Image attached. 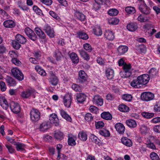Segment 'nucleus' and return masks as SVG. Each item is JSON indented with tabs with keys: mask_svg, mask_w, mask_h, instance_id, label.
Here are the masks:
<instances>
[{
	"mask_svg": "<svg viewBox=\"0 0 160 160\" xmlns=\"http://www.w3.org/2000/svg\"><path fill=\"white\" fill-rule=\"evenodd\" d=\"M95 124L96 128L98 129L102 128L104 126V124L102 122L98 121L95 122Z\"/></svg>",
	"mask_w": 160,
	"mask_h": 160,
	"instance_id": "nucleus-58",
	"label": "nucleus"
},
{
	"mask_svg": "<svg viewBox=\"0 0 160 160\" xmlns=\"http://www.w3.org/2000/svg\"><path fill=\"white\" fill-rule=\"evenodd\" d=\"M116 131L120 134H123L125 132V128L124 125L121 123H117L115 125Z\"/></svg>",
	"mask_w": 160,
	"mask_h": 160,
	"instance_id": "nucleus-12",
	"label": "nucleus"
},
{
	"mask_svg": "<svg viewBox=\"0 0 160 160\" xmlns=\"http://www.w3.org/2000/svg\"><path fill=\"white\" fill-rule=\"evenodd\" d=\"M48 80L50 84L53 86H56L58 81V79L57 77L52 78H49Z\"/></svg>",
	"mask_w": 160,
	"mask_h": 160,
	"instance_id": "nucleus-39",
	"label": "nucleus"
},
{
	"mask_svg": "<svg viewBox=\"0 0 160 160\" xmlns=\"http://www.w3.org/2000/svg\"><path fill=\"white\" fill-rule=\"evenodd\" d=\"M63 99L65 106L67 108L70 107L72 101L71 94L70 93L66 94L63 97Z\"/></svg>",
	"mask_w": 160,
	"mask_h": 160,
	"instance_id": "nucleus-11",
	"label": "nucleus"
},
{
	"mask_svg": "<svg viewBox=\"0 0 160 160\" xmlns=\"http://www.w3.org/2000/svg\"><path fill=\"white\" fill-rule=\"evenodd\" d=\"M132 97L131 94H124L122 96L123 100L128 102H130L132 99Z\"/></svg>",
	"mask_w": 160,
	"mask_h": 160,
	"instance_id": "nucleus-43",
	"label": "nucleus"
},
{
	"mask_svg": "<svg viewBox=\"0 0 160 160\" xmlns=\"http://www.w3.org/2000/svg\"><path fill=\"white\" fill-rule=\"evenodd\" d=\"M15 40L22 44H24L27 40L24 37L20 34H17L15 36Z\"/></svg>",
	"mask_w": 160,
	"mask_h": 160,
	"instance_id": "nucleus-20",
	"label": "nucleus"
},
{
	"mask_svg": "<svg viewBox=\"0 0 160 160\" xmlns=\"http://www.w3.org/2000/svg\"><path fill=\"white\" fill-rule=\"evenodd\" d=\"M131 85L133 87L138 88L139 87L140 85L138 80V78L136 79H133L130 83Z\"/></svg>",
	"mask_w": 160,
	"mask_h": 160,
	"instance_id": "nucleus-42",
	"label": "nucleus"
},
{
	"mask_svg": "<svg viewBox=\"0 0 160 160\" xmlns=\"http://www.w3.org/2000/svg\"><path fill=\"white\" fill-rule=\"evenodd\" d=\"M118 11L114 8L110 9L108 12V14L111 16H115L118 14Z\"/></svg>",
	"mask_w": 160,
	"mask_h": 160,
	"instance_id": "nucleus-48",
	"label": "nucleus"
},
{
	"mask_svg": "<svg viewBox=\"0 0 160 160\" xmlns=\"http://www.w3.org/2000/svg\"><path fill=\"white\" fill-rule=\"evenodd\" d=\"M127 27L129 31L131 32L135 31L138 28L137 23L134 22H131L128 24Z\"/></svg>",
	"mask_w": 160,
	"mask_h": 160,
	"instance_id": "nucleus-25",
	"label": "nucleus"
},
{
	"mask_svg": "<svg viewBox=\"0 0 160 160\" xmlns=\"http://www.w3.org/2000/svg\"><path fill=\"white\" fill-rule=\"evenodd\" d=\"M149 131V128L145 125H143L140 126L139 131L142 135H145Z\"/></svg>",
	"mask_w": 160,
	"mask_h": 160,
	"instance_id": "nucleus-35",
	"label": "nucleus"
},
{
	"mask_svg": "<svg viewBox=\"0 0 160 160\" xmlns=\"http://www.w3.org/2000/svg\"><path fill=\"white\" fill-rule=\"evenodd\" d=\"M93 31L94 33L97 36H101L102 34V32L99 26H96L93 29Z\"/></svg>",
	"mask_w": 160,
	"mask_h": 160,
	"instance_id": "nucleus-33",
	"label": "nucleus"
},
{
	"mask_svg": "<svg viewBox=\"0 0 160 160\" xmlns=\"http://www.w3.org/2000/svg\"><path fill=\"white\" fill-rule=\"evenodd\" d=\"M3 25L5 27L7 28H12L15 25L14 22L10 20L5 21L3 23Z\"/></svg>",
	"mask_w": 160,
	"mask_h": 160,
	"instance_id": "nucleus-26",
	"label": "nucleus"
},
{
	"mask_svg": "<svg viewBox=\"0 0 160 160\" xmlns=\"http://www.w3.org/2000/svg\"><path fill=\"white\" fill-rule=\"evenodd\" d=\"M92 101L94 104L98 106H101L103 104V99L99 95L95 96L93 98Z\"/></svg>",
	"mask_w": 160,
	"mask_h": 160,
	"instance_id": "nucleus-14",
	"label": "nucleus"
},
{
	"mask_svg": "<svg viewBox=\"0 0 160 160\" xmlns=\"http://www.w3.org/2000/svg\"><path fill=\"white\" fill-rule=\"evenodd\" d=\"M35 69L38 73L42 76H45L46 75L47 73L45 71L42 69L39 65H36Z\"/></svg>",
	"mask_w": 160,
	"mask_h": 160,
	"instance_id": "nucleus-36",
	"label": "nucleus"
},
{
	"mask_svg": "<svg viewBox=\"0 0 160 160\" xmlns=\"http://www.w3.org/2000/svg\"><path fill=\"white\" fill-rule=\"evenodd\" d=\"M79 53L81 57L84 60L88 61L90 59V56L88 53L82 49L78 50Z\"/></svg>",
	"mask_w": 160,
	"mask_h": 160,
	"instance_id": "nucleus-18",
	"label": "nucleus"
},
{
	"mask_svg": "<svg viewBox=\"0 0 160 160\" xmlns=\"http://www.w3.org/2000/svg\"><path fill=\"white\" fill-rule=\"evenodd\" d=\"M89 110L92 113L97 114L98 112V109L97 107L94 106H91L89 108Z\"/></svg>",
	"mask_w": 160,
	"mask_h": 160,
	"instance_id": "nucleus-60",
	"label": "nucleus"
},
{
	"mask_svg": "<svg viewBox=\"0 0 160 160\" xmlns=\"http://www.w3.org/2000/svg\"><path fill=\"white\" fill-rule=\"evenodd\" d=\"M138 79L140 85H145L148 83L150 76L148 74H143L138 76Z\"/></svg>",
	"mask_w": 160,
	"mask_h": 160,
	"instance_id": "nucleus-6",
	"label": "nucleus"
},
{
	"mask_svg": "<svg viewBox=\"0 0 160 160\" xmlns=\"http://www.w3.org/2000/svg\"><path fill=\"white\" fill-rule=\"evenodd\" d=\"M6 80L8 84L10 86H14L16 84L15 80L10 77L7 76Z\"/></svg>",
	"mask_w": 160,
	"mask_h": 160,
	"instance_id": "nucleus-37",
	"label": "nucleus"
},
{
	"mask_svg": "<svg viewBox=\"0 0 160 160\" xmlns=\"http://www.w3.org/2000/svg\"><path fill=\"white\" fill-rule=\"evenodd\" d=\"M72 89L76 92H80L81 91L82 88L76 84H73L72 86Z\"/></svg>",
	"mask_w": 160,
	"mask_h": 160,
	"instance_id": "nucleus-53",
	"label": "nucleus"
},
{
	"mask_svg": "<svg viewBox=\"0 0 160 160\" xmlns=\"http://www.w3.org/2000/svg\"><path fill=\"white\" fill-rule=\"evenodd\" d=\"M0 86L1 89V90L2 92L5 91L7 88L6 86L5 83L2 81L0 82Z\"/></svg>",
	"mask_w": 160,
	"mask_h": 160,
	"instance_id": "nucleus-62",
	"label": "nucleus"
},
{
	"mask_svg": "<svg viewBox=\"0 0 160 160\" xmlns=\"http://www.w3.org/2000/svg\"><path fill=\"white\" fill-rule=\"evenodd\" d=\"M125 10L127 13L130 14H134L136 12L135 8L131 6H128L126 7L125 8Z\"/></svg>",
	"mask_w": 160,
	"mask_h": 160,
	"instance_id": "nucleus-44",
	"label": "nucleus"
},
{
	"mask_svg": "<svg viewBox=\"0 0 160 160\" xmlns=\"http://www.w3.org/2000/svg\"><path fill=\"white\" fill-rule=\"evenodd\" d=\"M95 2L98 5L107 4V0H95Z\"/></svg>",
	"mask_w": 160,
	"mask_h": 160,
	"instance_id": "nucleus-61",
	"label": "nucleus"
},
{
	"mask_svg": "<svg viewBox=\"0 0 160 160\" xmlns=\"http://www.w3.org/2000/svg\"><path fill=\"white\" fill-rule=\"evenodd\" d=\"M99 133L104 137H108L110 135L109 131L106 129H102L99 131Z\"/></svg>",
	"mask_w": 160,
	"mask_h": 160,
	"instance_id": "nucleus-55",
	"label": "nucleus"
},
{
	"mask_svg": "<svg viewBox=\"0 0 160 160\" xmlns=\"http://www.w3.org/2000/svg\"><path fill=\"white\" fill-rule=\"evenodd\" d=\"M60 114L62 117L67 121L71 122L72 119L71 117L66 112L62 109L61 110H60Z\"/></svg>",
	"mask_w": 160,
	"mask_h": 160,
	"instance_id": "nucleus-24",
	"label": "nucleus"
},
{
	"mask_svg": "<svg viewBox=\"0 0 160 160\" xmlns=\"http://www.w3.org/2000/svg\"><path fill=\"white\" fill-rule=\"evenodd\" d=\"M151 159L152 160H159V158L158 154L155 152H152L150 155Z\"/></svg>",
	"mask_w": 160,
	"mask_h": 160,
	"instance_id": "nucleus-57",
	"label": "nucleus"
},
{
	"mask_svg": "<svg viewBox=\"0 0 160 160\" xmlns=\"http://www.w3.org/2000/svg\"><path fill=\"white\" fill-rule=\"evenodd\" d=\"M43 30L50 38H53L55 36V34L53 28L48 25L44 26Z\"/></svg>",
	"mask_w": 160,
	"mask_h": 160,
	"instance_id": "nucleus-9",
	"label": "nucleus"
},
{
	"mask_svg": "<svg viewBox=\"0 0 160 160\" xmlns=\"http://www.w3.org/2000/svg\"><path fill=\"white\" fill-rule=\"evenodd\" d=\"M108 22L110 24L116 25L119 22V20L116 18H113L109 19Z\"/></svg>",
	"mask_w": 160,
	"mask_h": 160,
	"instance_id": "nucleus-52",
	"label": "nucleus"
},
{
	"mask_svg": "<svg viewBox=\"0 0 160 160\" xmlns=\"http://www.w3.org/2000/svg\"><path fill=\"white\" fill-rule=\"evenodd\" d=\"M131 64H124L123 66V71H121L120 72L121 76L123 78L130 77L132 74L131 71Z\"/></svg>",
	"mask_w": 160,
	"mask_h": 160,
	"instance_id": "nucleus-1",
	"label": "nucleus"
},
{
	"mask_svg": "<svg viewBox=\"0 0 160 160\" xmlns=\"http://www.w3.org/2000/svg\"><path fill=\"white\" fill-rule=\"evenodd\" d=\"M126 123L128 126L131 128H135L137 126L136 121L132 119L127 120Z\"/></svg>",
	"mask_w": 160,
	"mask_h": 160,
	"instance_id": "nucleus-31",
	"label": "nucleus"
},
{
	"mask_svg": "<svg viewBox=\"0 0 160 160\" xmlns=\"http://www.w3.org/2000/svg\"><path fill=\"white\" fill-rule=\"evenodd\" d=\"M13 76L19 81H22L24 78V75L21 71L17 68H13L11 70Z\"/></svg>",
	"mask_w": 160,
	"mask_h": 160,
	"instance_id": "nucleus-4",
	"label": "nucleus"
},
{
	"mask_svg": "<svg viewBox=\"0 0 160 160\" xmlns=\"http://www.w3.org/2000/svg\"><path fill=\"white\" fill-rule=\"evenodd\" d=\"M76 97L77 102L81 103L85 101L86 96L83 93H78L76 95Z\"/></svg>",
	"mask_w": 160,
	"mask_h": 160,
	"instance_id": "nucleus-15",
	"label": "nucleus"
},
{
	"mask_svg": "<svg viewBox=\"0 0 160 160\" xmlns=\"http://www.w3.org/2000/svg\"><path fill=\"white\" fill-rule=\"evenodd\" d=\"M158 73V70L155 68H152L149 71V76L150 78H153L155 77Z\"/></svg>",
	"mask_w": 160,
	"mask_h": 160,
	"instance_id": "nucleus-34",
	"label": "nucleus"
},
{
	"mask_svg": "<svg viewBox=\"0 0 160 160\" xmlns=\"http://www.w3.org/2000/svg\"><path fill=\"white\" fill-rule=\"evenodd\" d=\"M128 47L126 46H120L118 48L119 54L121 55L124 54L128 50Z\"/></svg>",
	"mask_w": 160,
	"mask_h": 160,
	"instance_id": "nucleus-30",
	"label": "nucleus"
},
{
	"mask_svg": "<svg viewBox=\"0 0 160 160\" xmlns=\"http://www.w3.org/2000/svg\"><path fill=\"white\" fill-rule=\"evenodd\" d=\"M129 108L126 105L121 104L119 105L118 109L119 111L122 112H127L128 111Z\"/></svg>",
	"mask_w": 160,
	"mask_h": 160,
	"instance_id": "nucleus-46",
	"label": "nucleus"
},
{
	"mask_svg": "<svg viewBox=\"0 0 160 160\" xmlns=\"http://www.w3.org/2000/svg\"><path fill=\"white\" fill-rule=\"evenodd\" d=\"M105 74L108 79H112L114 77L113 70L111 68H108L106 69Z\"/></svg>",
	"mask_w": 160,
	"mask_h": 160,
	"instance_id": "nucleus-17",
	"label": "nucleus"
},
{
	"mask_svg": "<svg viewBox=\"0 0 160 160\" xmlns=\"http://www.w3.org/2000/svg\"><path fill=\"white\" fill-rule=\"evenodd\" d=\"M79 79H82L81 81V82L83 81H86L88 79V76L84 71L82 70H80L79 72Z\"/></svg>",
	"mask_w": 160,
	"mask_h": 160,
	"instance_id": "nucleus-29",
	"label": "nucleus"
},
{
	"mask_svg": "<svg viewBox=\"0 0 160 160\" xmlns=\"http://www.w3.org/2000/svg\"><path fill=\"white\" fill-rule=\"evenodd\" d=\"M84 118L85 120L88 122L91 121L93 119L92 115L90 113H87L85 115Z\"/></svg>",
	"mask_w": 160,
	"mask_h": 160,
	"instance_id": "nucleus-54",
	"label": "nucleus"
},
{
	"mask_svg": "<svg viewBox=\"0 0 160 160\" xmlns=\"http://www.w3.org/2000/svg\"><path fill=\"white\" fill-rule=\"evenodd\" d=\"M122 142L124 145L128 147L132 146V141L127 137H123L121 138Z\"/></svg>",
	"mask_w": 160,
	"mask_h": 160,
	"instance_id": "nucleus-23",
	"label": "nucleus"
},
{
	"mask_svg": "<svg viewBox=\"0 0 160 160\" xmlns=\"http://www.w3.org/2000/svg\"><path fill=\"white\" fill-rule=\"evenodd\" d=\"M35 31L40 38L42 39H45L46 38V35L40 28L38 27L36 28H35Z\"/></svg>",
	"mask_w": 160,
	"mask_h": 160,
	"instance_id": "nucleus-21",
	"label": "nucleus"
},
{
	"mask_svg": "<svg viewBox=\"0 0 160 160\" xmlns=\"http://www.w3.org/2000/svg\"><path fill=\"white\" fill-rule=\"evenodd\" d=\"M90 139L92 142L98 144L99 143L100 140L94 134H91L90 136Z\"/></svg>",
	"mask_w": 160,
	"mask_h": 160,
	"instance_id": "nucleus-49",
	"label": "nucleus"
},
{
	"mask_svg": "<svg viewBox=\"0 0 160 160\" xmlns=\"http://www.w3.org/2000/svg\"><path fill=\"white\" fill-rule=\"evenodd\" d=\"M70 58L72 62L75 63L77 64L79 61L78 57L77 54L74 52H72L69 55Z\"/></svg>",
	"mask_w": 160,
	"mask_h": 160,
	"instance_id": "nucleus-27",
	"label": "nucleus"
},
{
	"mask_svg": "<svg viewBox=\"0 0 160 160\" xmlns=\"http://www.w3.org/2000/svg\"><path fill=\"white\" fill-rule=\"evenodd\" d=\"M10 108L12 111L15 113L18 114L20 111L21 108L19 104L14 102L11 103Z\"/></svg>",
	"mask_w": 160,
	"mask_h": 160,
	"instance_id": "nucleus-10",
	"label": "nucleus"
},
{
	"mask_svg": "<svg viewBox=\"0 0 160 160\" xmlns=\"http://www.w3.org/2000/svg\"><path fill=\"white\" fill-rule=\"evenodd\" d=\"M50 122L51 123L56 124V126L58 125L59 122V119L58 118L57 115L55 113H52L50 115L49 119Z\"/></svg>",
	"mask_w": 160,
	"mask_h": 160,
	"instance_id": "nucleus-16",
	"label": "nucleus"
},
{
	"mask_svg": "<svg viewBox=\"0 0 160 160\" xmlns=\"http://www.w3.org/2000/svg\"><path fill=\"white\" fill-rule=\"evenodd\" d=\"M78 36L79 38L83 40H87L88 38V34L82 31L78 33Z\"/></svg>",
	"mask_w": 160,
	"mask_h": 160,
	"instance_id": "nucleus-45",
	"label": "nucleus"
},
{
	"mask_svg": "<svg viewBox=\"0 0 160 160\" xmlns=\"http://www.w3.org/2000/svg\"><path fill=\"white\" fill-rule=\"evenodd\" d=\"M24 32L30 39L33 41H35L38 38L35 32L30 28H26L24 29Z\"/></svg>",
	"mask_w": 160,
	"mask_h": 160,
	"instance_id": "nucleus-5",
	"label": "nucleus"
},
{
	"mask_svg": "<svg viewBox=\"0 0 160 160\" xmlns=\"http://www.w3.org/2000/svg\"><path fill=\"white\" fill-rule=\"evenodd\" d=\"M54 137L56 139L61 140L63 138V134L60 131H57L55 132Z\"/></svg>",
	"mask_w": 160,
	"mask_h": 160,
	"instance_id": "nucleus-38",
	"label": "nucleus"
},
{
	"mask_svg": "<svg viewBox=\"0 0 160 160\" xmlns=\"http://www.w3.org/2000/svg\"><path fill=\"white\" fill-rule=\"evenodd\" d=\"M83 47L84 49L88 52H91L92 50L91 45L88 43H86L83 45Z\"/></svg>",
	"mask_w": 160,
	"mask_h": 160,
	"instance_id": "nucleus-56",
	"label": "nucleus"
},
{
	"mask_svg": "<svg viewBox=\"0 0 160 160\" xmlns=\"http://www.w3.org/2000/svg\"><path fill=\"white\" fill-rule=\"evenodd\" d=\"M79 138L83 141H85L87 139V137L86 133L83 131L80 132L78 135Z\"/></svg>",
	"mask_w": 160,
	"mask_h": 160,
	"instance_id": "nucleus-41",
	"label": "nucleus"
},
{
	"mask_svg": "<svg viewBox=\"0 0 160 160\" xmlns=\"http://www.w3.org/2000/svg\"><path fill=\"white\" fill-rule=\"evenodd\" d=\"M153 110L156 112H160V103H157L155 104L153 107Z\"/></svg>",
	"mask_w": 160,
	"mask_h": 160,
	"instance_id": "nucleus-63",
	"label": "nucleus"
},
{
	"mask_svg": "<svg viewBox=\"0 0 160 160\" xmlns=\"http://www.w3.org/2000/svg\"><path fill=\"white\" fill-rule=\"evenodd\" d=\"M14 145L16 146V148L17 151H19L20 150H24V144L22 143L18 142V143H16L14 144Z\"/></svg>",
	"mask_w": 160,
	"mask_h": 160,
	"instance_id": "nucleus-51",
	"label": "nucleus"
},
{
	"mask_svg": "<svg viewBox=\"0 0 160 160\" xmlns=\"http://www.w3.org/2000/svg\"><path fill=\"white\" fill-rule=\"evenodd\" d=\"M50 15L53 18L56 19V20H58L59 18V17L58 15L54 11H50L49 12Z\"/></svg>",
	"mask_w": 160,
	"mask_h": 160,
	"instance_id": "nucleus-64",
	"label": "nucleus"
},
{
	"mask_svg": "<svg viewBox=\"0 0 160 160\" xmlns=\"http://www.w3.org/2000/svg\"><path fill=\"white\" fill-rule=\"evenodd\" d=\"M74 16L78 19L81 21H84L85 16L82 12H80L78 10H74Z\"/></svg>",
	"mask_w": 160,
	"mask_h": 160,
	"instance_id": "nucleus-19",
	"label": "nucleus"
},
{
	"mask_svg": "<svg viewBox=\"0 0 160 160\" xmlns=\"http://www.w3.org/2000/svg\"><path fill=\"white\" fill-rule=\"evenodd\" d=\"M33 10L36 13L39 15H41L42 14V11L37 6H34L33 7Z\"/></svg>",
	"mask_w": 160,
	"mask_h": 160,
	"instance_id": "nucleus-59",
	"label": "nucleus"
},
{
	"mask_svg": "<svg viewBox=\"0 0 160 160\" xmlns=\"http://www.w3.org/2000/svg\"><path fill=\"white\" fill-rule=\"evenodd\" d=\"M40 112L37 109L33 108L30 111L31 119L32 122H36L40 119Z\"/></svg>",
	"mask_w": 160,
	"mask_h": 160,
	"instance_id": "nucleus-3",
	"label": "nucleus"
},
{
	"mask_svg": "<svg viewBox=\"0 0 160 160\" xmlns=\"http://www.w3.org/2000/svg\"><path fill=\"white\" fill-rule=\"evenodd\" d=\"M35 92V90L34 89H27L21 93V96L22 98L27 99L29 98Z\"/></svg>",
	"mask_w": 160,
	"mask_h": 160,
	"instance_id": "nucleus-8",
	"label": "nucleus"
},
{
	"mask_svg": "<svg viewBox=\"0 0 160 160\" xmlns=\"http://www.w3.org/2000/svg\"><path fill=\"white\" fill-rule=\"evenodd\" d=\"M141 115L144 118H150L154 116V113H153L144 112L141 113Z\"/></svg>",
	"mask_w": 160,
	"mask_h": 160,
	"instance_id": "nucleus-47",
	"label": "nucleus"
},
{
	"mask_svg": "<svg viewBox=\"0 0 160 160\" xmlns=\"http://www.w3.org/2000/svg\"><path fill=\"white\" fill-rule=\"evenodd\" d=\"M141 97L142 100L148 101L153 100L154 98V96L151 92H144L142 93Z\"/></svg>",
	"mask_w": 160,
	"mask_h": 160,
	"instance_id": "nucleus-7",
	"label": "nucleus"
},
{
	"mask_svg": "<svg viewBox=\"0 0 160 160\" xmlns=\"http://www.w3.org/2000/svg\"><path fill=\"white\" fill-rule=\"evenodd\" d=\"M53 57H55L58 61H60L62 57L61 52L58 49H56L53 52Z\"/></svg>",
	"mask_w": 160,
	"mask_h": 160,
	"instance_id": "nucleus-32",
	"label": "nucleus"
},
{
	"mask_svg": "<svg viewBox=\"0 0 160 160\" xmlns=\"http://www.w3.org/2000/svg\"><path fill=\"white\" fill-rule=\"evenodd\" d=\"M101 117L106 120H111L112 118V115L109 112H103L101 114Z\"/></svg>",
	"mask_w": 160,
	"mask_h": 160,
	"instance_id": "nucleus-28",
	"label": "nucleus"
},
{
	"mask_svg": "<svg viewBox=\"0 0 160 160\" xmlns=\"http://www.w3.org/2000/svg\"><path fill=\"white\" fill-rule=\"evenodd\" d=\"M104 35L105 38L110 40H112L115 38L114 33L109 30L105 31Z\"/></svg>",
	"mask_w": 160,
	"mask_h": 160,
	"instance_id": "nucleus-13",
	"label": "nucleus"
},
{
	"mask_svg": "<svg viewBox=\"0 0 160 160\" xmlns=\"http://www.w3.org/2000/svg\"><path fill=\"white\" fill-rule=\"evenodd\" d=\"M12 43L13 47L16 49H19L21 46L20 43L16 40L12 41Z\"/></svg>",
	"mask_w": 160,
	"mask_h": 160,
	"instance_id": "nucleus-50",
	"label": "nucleus"
},
{
	"mask_svg": "<svg viewBox=\"0 0 160 160\" xmlns=\"http://www.w3.org/2000/svg\"><path fill=\"white\" fill-rule=\"evenodd\" d=\"M49 128V125L47 122H43L40 124L39 129L40 131L44 132L47 130Z\"/></svg>",
	"mask_w": 160,
	"mask_h": 160,
	"instance_id": "nucleus-40",
	"label": "nucleus"
},
{
	"mask_svg": "<svg viewBox=\"0 0 160 160\" xmlns=\"http://www.w3.org/2000/svg\"><path fill=\"white\" fill-rule=\"evenodd\" d=\"M77 138L74 136L69 135L68 136V144L69 145L73 146L76 145V141Z\"/></svg>",
	"mask_w": 160,
	"mask_h": 160,
	"instance_id": "nucleus-22",
	"label": "nucleus"
},
{
	"mask_svg": "<svg viewBox=\"0 0 160 160\" xmlns=\"http://www.w3.org/2000/svg\"><path fill=\"white\" fill-rule=\"evenodd\" d=\"M138 5L139 9L144 14L147 15L150 13V8L145 4L144 1L141 2Z\"/></svg>",
	"mask_w": 160,
	"mask_h": 160,
	"instance_id": "nucleus-2",
	"label": "nucleus"
}]
</instances>
